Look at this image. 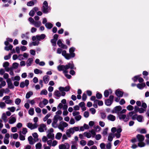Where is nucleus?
<instances>
[{"mask_svg":"<svg viewBox=\"0 0 149 149\" xmlns=\"http://www.w3.org/2000/svg\"><path fill=\"white\" fill-rule=\"evenodd\" d=\"M140 76V75L136 76L132 78V79L134 82H136V81L137 79L139 78Z\"/></svg>","mask_w":149,"mask_h":149,"instance_id":"680f3d73","label":"nucleus"},{"mask_svg":"<svg viewBox=\"0 0 149 149\" xmlns=\"http://www.w3.org/2000/svg\"><path fill=\"white\" fill-rule=\"evenodd\" d=\"M143 119V117L141 115L137 116L136 117L137 120L139 122H142Z\"/></svg>","mask_w":149,"mask_h":149,"instance_id":"4c0bfd02","label":"nucleus"},{"mask_svg":"<svg viewBox=\"0 0 149 149\" xmlns=\"http://www.w3.org/2000/svg\"><path fill=\"white\" fill-rule=\"evenodd\" d=\"M46 36L45 34H42L40 35H37L36 36V39L38 40H40L44 39Z\"/></svg>","mask_w":149,"mask_h":149,"instance_id":"4be33fe9","label":"nucleus"},{"mask_svg":"<svg viewBox=\"0 0 149 149\" xmlns=\"http://www.w3.org/2000/svg\"><path fill=\"white\" fill-rule=\"evenodd\" d=\"M75 123V121L74 119L72 118H71L70 120L69 123L71 125H73Z\"/></svg>","mask_w":149,"mask_h":149,"instance_id":"bf43d9fd","label":"nucleus"},{"mask_svg":"<svg viewBox=\"0 0 149 149\" xmlns=\"http://www.w3.org/2000/svg\"><path fill=\"white\" fill-rule=\"evenodd\" d=\"M48 103V100L45 98H44L42 101L40 102L39 106L40 107L42 108L44 106L46 105Z\"/></svg>","mask_w":149,"mask_h":149,"instance_id":"9b49d317","label":"nucleus"},{"mask_svg":"<svg viewBox=\"0 0 149 149\" xmlns=\"http://www.w3.org/2000/svg\"><path fill=\"white\" fill-rule=\"evenodd\" d=\"M35 12H36V11H35L33 10H31L29 12V15L32 17L35 14Z\"/></svg>","mask_w":149,"mask_h":149,"instance_id":"052dcab7","label":"nucleus"},{"mask_svg":"<svg viewBox=\"0 0 149 149\" xmlns=\"http://www.w3.org/2000/svg\"><path fill=\"white\" fill-rule=\"evenodd\" d=\"M97 102H98V105L99 106H102L103 104V102L102 101H98L97 100H95V103H96Z\"/></svg>","mask_w":149,"mask_h":149,"instance_id":"a18cd8bd","label":"nucleus"},{"mask_svg":"<svg viewBox=\"0 0 149 149\" xmlns=\"http://www.w3.org/2000/svg\"><path fill=\"white\" fill-rule=\"evenodd\" d=\"M63 119L62 117L58 115H55L53 118V121L52 123V127L54 128H56L58 126L57 123L58 120L61 121Z\"/></svg>","mask_w":149,"mask_h":149,"instance_id":"39448f33","label":"nucleus"},{"mask_svg":"<svg viewBox=\"0 0 149 149\" xmlns=\"http://www.w3.org/2000/svg\"><path fill=\"white\" fill-rule=\"evenodd\" d=\"M34 72L35 74H41L42 73V71L38 69H36L34 70Z\"/></svg>","mask_w":149,"mask_h":149,"instance_id":"c9c22d12","label":"nucleus"},{"mask_svg":"<svg viewBox=\"0 0 149 149\" xmlns=\"http://www.w3.org/2000/svg\"><path fill=\"white\" fill-rule=\"evenodd\" d=\"M28 140L29 142V143L31 145H33L34 144V142L33 140V138L32 136H30L28 138Z\"/></svg>","mask_w":149,"mask_h":149,"instance_id":"c756f323","label":"nucleus"},{"mask_svg":"<svg viewBox=\"0 0 149 149\" xmlns=\"http://www.w3.org/2000/svg\"><path fill=\"white\" fill-rule=\"evenodd\" d=\"M58 148L59 149H69L70 146L68 143H65L64 144L59 145Z\"/></svg>","mask_w":149,"mask_h":149,"instance_id":"1a4fd4ad","label":"nucleus"},{"mask_svg":"<svg viewBox=\"0 0 149 149\" xmlns=\"http://www.w3.org/2000/svg\"><path fill=\"white\" fill-rule=\"evenodd\" d=\"M6 106V104L5 102H0V107L1 109H4L5 108Z\"/></svg>","mask_w":149,"mask_h":149,"instance_id":"c03bdc74","label":"nucleus"},{"mask_svg":"<svg viewBox=\"0 0 149 149\" xmlns=\"http://www.w3.org/2000/svg\"><path fill=\"white\" fill-rule=\"evenodd\" d=\"M51 8L48 6V3L46 1L44 2L43 4L42 9H50Z\"/></svg>","mask_w":149,"mask_h":149,"instance_id":"aec40b11","label":"nucleus"},{"mask_svg":"<svg viewBox=\"0 0 149 149\" xmlns=\"http://www.w3.org/2000/svg\"><path fill=\"white\" fill-rule=\"evenodd\" d=\"M113 102L110 100L108 99L105 101V104L108 106H110L112 103Z\"/></svg>","mask_w":149,"mask_h":149,"instance_id":"f704fd0d","label":"nucleus"},{"mask_svg":"<svg viewBox=\"0 0 149 149\" xmlns=\"http://www.w3.org/2000/svg\"><path fill=\"white\" fill-rule=\"evenodd\" d=\"M5 102L7 104H11L13 103V101L12 100L9 99L5 100Z\"/></svg>","mask_w":149,"mask_h":149,"instance_id":"13d9d810","label":"nucleus"},{"mask_svg":"<svg viewBox=\"0 0 149 149\" xmlns=\"http://www.w3.org/2000/svg\"><path fill=\"white\" fill-rule=\"evenodd\" d=\"M57 44L60 47H61L62 48L65 49L67 48V46L63 44L60 40H58Z\"/></svg>","mask_w":149,"mask_h":149,"instance_id":"4468645a","label":"nucleus"},{"mask_svg":"<svg viewBox=\"0 0 149 149\" xmlns=\"http://www.w3.org/2000/svg\"><path fill=\"white\" fill-rule=\"evenodd\" d=\"M29 83V81L28 80L26 79L24 82L23 81L21 82L20 84V87L21 88H23L25 86H27Z\"/></svg>","mask_w":149,"mask_h":149,"instance_id":"ddd939ff","label":"nucleus"},{"mask_svg":"<svg viewBox=\"0 0 149 149\" xmlns=\"http://www.w3.org/2000/svg\"><path fill=\"white\" fill-rule=\"evenodd\" d=\"M2 119L3 120L5 123H6L7 122V117L5 113H3L1 116Z\"/></svg>","mask_w":149,"mask_h":149,"instance_id":"cd10ccee","label":"nucleus"},{"mask_svg":"<svg viewBox=\"0 0 149 149\" xmlns=\"http://www.w3.org/2000/svg\"><path fill=\"white\" fill-rule=\"evenodd\" d=\"M33 94V93L31 91H30L27 93L26 96V97L27 99L29 98Z\"/></svg>","mask_w":149,"mask_h":149,"instance_id":"473e14b6","label":"nucleus"},{"mask_svg":"<svg viewBox=\"0 0 149 149\" xmlns=\"http://www.w3.org/2000/svg\"><path fill=\"white\" fill-rule=\"evenodd\" d=\"M101 137L102 136L100 134H97L95 136V139L97 140H98L100 139Z\"/></svg>","mask_w":149,"mask_h":149,"instance_id":"6e6d98bb","label":"nucleus"},{"mask_svg":"<svg viewBox=\"0 0 149 149\" xmlns=\"http://www.w3.org/2000/svg\"><path fill=\"white\" fill-rule=\"evenodd\" d=\"M10 137V134L8 133H6L5 135L4 139L3 142L5 144H8L9 143V138Z\"/></svg>","mask_w":149,"mask_h":149,"instance_id":"f3484780","label":"nucleus"},{"mask_svg":"<svg viewBox=\"0 0 149 149\" xmlns=\"http://www.w3.org/2000/svg\"><path fill=\"white\" fill-rule=\"evenodd\" d=\"M72 145L71 146V149H77L78 144L77 142L75 141H71Z\"/></svg>","mask_w":149,"mask_h":149,"instance_id":"a211bd4d","label":"nucleus"},{"mask_svg":"<svg viewBox=\"0 0 149 149\" xmlns=\"http://www.w3.org/2000/svg\"><path fill=\"white\" fill-rule=\"evenodd\" d=\"M34 109L33 108H31L29 111V113L31 115H33L34 114Z\"/></svg>","mask_w":149,"mask_h":149,"instance_id":"79ce46f5","label":"nucleus"},{"mask_svg":"<svg viewBox=\"0 0 149 149\" xmlns=\"http://www.w3.org/2000/svg\"><path fill=\"white\" fill-rule=\"evenodd\" d=\"M115 93L118 97H122L123 95V93L119 89L116 91Z\"/></svg>","mask_w":149,"mask_h":149,"instance_id":"5701e85b","label":"nucleus"},{"mask_svg":"<svg viewBox=\"0 0 149 149\" xmlns=\"http://www.w3.org/2000/svg\"><path fill=\"white\" fill-rule=\"evenodd\" d=\"M81 116L79 115L74 117L75 119L77 121H79L81 119Z\"/></svg>","mask_w":149,"mask_h":149,"instance_id":"5fc2aeb1","label":"nucleus"},{"mask_svg":"<svg viewBox=\"0 0 149 149\" xmlns=\"http://www.w3.org/2000/svg\"><path fill=\"white\" fill-rule=\"evenodd\" d=\"M80 114V113L79 111H74L72 113V115L74 117H76L78 115H79Z\"/></svg>","mask_w":149,"mask_h":149,"instance_id":"603ef678","label":"nucleus"},{"mask_svg":"<svg viewBox=\"0 0 149 149\" xmlns=\"http://www.w3.org/2000/svg\"><path fill=\"white\" fill-rule=\"evenodd\" d=\"M127 109L128 110L131 111L133 110L134 107L132 105H129L127 107Z\"/></svg>","mask_w":149,"mask_h":149,"instance_id":"69168bd1","label":"nucleus"},{"mask_svg":"<svg viewBox=\"0 0 149 149\" xmlns=\"http://www.w3.org/2000/svg\"><path fill=\"white\" fill-rule=\"evenodd\" d=\"M108 130V128H106L103 130L102 133L103 135L104 136L106 135L107 134V131Z\"/></svg>","mask_w":149,"mask_h":149,"instance_id":"864d4df0","label":"nucleus"},{"mask_svg":"<svg viewBox=\"0 0 149 149\" xmlns=\"http://www.w3.org/2000/svg\"><path fill=\"white\" fill-rule=\"evenodd\" d=\"M33 61V59L31 58H29L27 61L26 63V65L27 66H31L32 63Z\"/></svg>","mask_w":149,"mask_h":149,"instance_id":"bb28decb","label":"nucleus"},{"mask_svg":"<svg viewBox=\"0 0 149 149\" xmlns=\"http://www.w3.org/2000/svg\"><path fill=\"white\" fill-rule=\"evenodd\" d=\"M6 82L7 83L8 88L10 89L13 88L14 86L13 84L10 79H8L6 80Z\"/></svg>","mask_w":149,"mask_h":149,"instance_id":"2eb2a0df","label":"nucleus"},{"mask_svg":"<svg viewBox=\"0 0 149 149\" xmlns=\"http://www.w3.org/2000/svg\"><path fill=\"white\" fill-rule=\"evenodd\" d=\"M136 137L139 141L138 144V146L140 147L145 146L146 144L143 142L144 139V137L142 135L138 134L137 135Z\"/></svg>","mask_w":149,"mask_h":149,"instance_id":"20e7f679","label":"nucleus"},{"mask_svg":"<svg viewBox=\"0 0 149 149\" xmlns=\"http://www.w3.org/2000/svg\"><path fill=\"white\" fill-rule=\"evenodd\" d=\"M47 93V91L46 89H44L42 90L40 93L41 95H46Z\"/></svg>","mask_w":149,"mask_h":149,"instance_id":"49530a36","label":"nucleus"},{"mask_svg":"<svg viewBox=\"0 0 149 149\" xmlns=\"http://www.w3.org/2000/svg\"><path fill=\"white\" fill-rule=\"evenodd\" d=\"M19 64L17 63H15L13 64V68L15 69H17L18 67Z\"/></svg>","mask_w":149,"mask_h":149,"instance_id":"338daca9","label":"nucleus"},{"mask_svg":"<svg viewBox=\"0 0 149 149\" xmlns=\"http://www.w3.org/2000/svg\"><path fill=\"white\" fill-rule=\"evenodd\" d=\"M15 108L14 107H8V109L10 110L11 112H13L15 111Z\"/></svg>","mask_w":149,"mask_h":149,"instance_id":"3c124183","label":"nucleus"},{"mask_svg":"<svg viewBox=\"0 0 149 149\" xmlns=\"http://www.w3.org/2000/svg\"><path fill=\"white\" fill-rule=\"evenodd\" d=\"M51 114L49 113H48L44 117L43 119V121H45L48 119V118L50 116Z\"/></svg>","mask_w":149,"mask_h":149,"instance_id":"09e8293b","label":"nucleus"},{"mask_svg":"<svg viewBox=\"0 0 149 149\" xmlns=\"http://www.w3.org/2000/svg\"><path fill=\"white\" fill-rule=\"evenodd\" d=\"M42 145L40 143H38L36 144V149H41L42 148Z\"/></svg>","mask_w":149,"mask_h":149,"instance_id":"37998d69","label":"nucleus"},{"mask_svg":"<svg viewBox=\"0 0 149 149\" xmlns=\"http://www.w3.org/2000/svg\"><path fill=\"white\" fill-rule=\"evenodd\" d=\"M33 24L34 25V26L36 27H39L41 25V23L40 21H36L35 22V21L34 22V23Z\"/></svg>","mask_w":149,"mask_h":149,"instance_id":"c85d7f7f","label":"nucleus"},{"mask_svg":"<svg viewBox=\"0 0 149 149\" xmlns=\"http://www.w3.org/2000/svg\"><path fill=\"white\" fill-rule=\"evenodd\" d=\"M37 2V1L33 0L32 1L28 2L27 3V5L28 6H33L35 3Z\"/></svg>","mask_w":149,"mask_h":149,"instance_id":"b1692460","label":"nucleus"},{"mask_svg":"<svg viewBox=\"0 0 149 149\" xmlns=\"http://www.w3.org/2000/svg\"><path fill=\"white\" fill-rule=\"evenodd\" d=\"M13 47V46L11 45H9L8 46H6L4 49L6 51H9L10 50H11Z\"/></svg>","mask_w":149,"mask_h":149,"instance_id":"a19ab883","label":"nucleus"},{"mask_svg":"<svg viewBox=\"0 0 149 149\" xmlns=\"http://www.w3.org/2000/svg\"><path fill=\"white\" fill-rule=\"evenodd\" d=\"M54 95L57 97H60L61 96V94L59 91L56 90L54 93Z\"/></svg>","mask_w":149,"mask_h":149,"instance_id":"e433bc0d","label":"nucleus"},{"mask_svg":"<svg viewBox=\"0 0 149 149\" xmlns=\"http://www.w3.org/2000/svg\"><path fill=\"white\" fill-rule=\"evenodd\" d=\"M122 109V107L120 106H117L112 110V113H116L119 115L120 114V112Z\"/></svg>","mask_w":149,"mask_h":149,"instance_id":"0eeeda50","label":"nucleus"},{"mask_svg":"<svg viewBox=\"0 0 149 149\" xmlns=\"http://www.w3.org/2000/svg\"><path fill=\"white\" fill-rule=\"evenodd\" d=\"M145 86V84L144 83H142L141 84H138L136 85L137 87L139 89L143 88Z\"/></svg>","mask_w":149,"mask_h":149,"instance_id":"a878e982","label":"nucleus"},{"mask_svg":"<svg viewBox=\"0 0 149 149\" xmlns=\"http://www.w3.org/2000/svg\"><path fill=\"white\" fill-rule=\"evenodd\" d=\"M49 80V77L47 75H45L43 77V80L45 84H47Z\"/></svg>","mask_w":149,"mask_h":149,"instance_id":"412c9836","label":"nucleus"},{"mask_svg":"<svg viewBox=\"0 0 149 149\" xmlns=\"http://www.w3.org/2000/svg\"><path fill=\"white\" fill-rule=\"evenodd\" d=\"M94 127L96 131L97 132L99 131L101 129V127L98 125L94 126Z\"/></svg>","mask_w":149,"mask_h":149,"instance_id":"4d7b16f0","label":"nucleus"},{"mask_svg":"<svg viewBox=\"0 0 149 149\" xmlns=\"http://www.w3.org/2000/svg\"><path fill=\"white\" fill-rule=\"evenodd\" d=\"M11 79L13 81H19L20 79V77L19 76H16L14 77H12Z\"/></svg>","mask_w":149,"mask_h":149,"instance_id":"de8ad7c7","label":"nucleus"},{"mask_svg":"<svg viewBox=\"0 0 149 149\" xmlns=\"http://www.w3.org/2000/svg\"><path fill=\"white\" fill-rule=\"evenodd\" d=\"M96 97L97 99H100L102 98V95L101 94L97 93L96 94Z\"/></svg>","mask_w":149,"mask_h":149,"instance_id":"774afa93","label":"nucleus"},{"mask_svg":"<svg viewBox=\"0 0 149 149\" xmlns=\"http://www.w3.org/2000/svg\"><path fill=\"white\" fill-rule=\"evenodd\" d=\"M38 130L40 132H43L45 130H47V128L45 125L43 124H41L38 128Z\"/></svg>","mask_w":149,"mask_h":149,"instance_id":"f8f14e48","label":"nucleus"},{"mask_svg":"<svg viewBox=\"0 0 149 149\" xmlns=\"http://www.w3.org/2000/svg\"><path fill=\"white\" fill-rule=\"evenodd\" d=\"M79 130V127H71L66 130V134L68 136V137L70 138L71 137V135L73 134L75 131H78Z\"/></svg>","mask_w":149,"mask_h":149,"instance_id":"7ed1b4c3","label":"nucleus"},{"mask_svg":"<svg viewBox=\"0 0 149 149\" xmlns=\"http://www.w3.org/2000/svg\"><path fill=\"white\" fill-rule=\"evenodd\" d=\"M84 135L87 138H90L91 136V134L89 132H85L84 133Z\"/></svg>","mask_w":149,"mask_h":149,"instance_id":"58836bf2","label":"nucleus"},{"mask_svg":"<svg viewBox=\"0 0 149 149\" xmlns=\"http://www.w3.org/2000/svg\"><path fill=\"white\" fill-rule=\"evenodd\" d=\"M47 136L48 139H53L54 137V134L52 132H48Z\"/></svg>","mask_w":149,"mask_h":149,"instance_id":"393cba45","label":"nucleus"},{"mask_svg":"<svg viewBox=\"0 0 149 149\" xmlns=\"http://www.w3.org/2000/svg\"><path fill=\"white\" fill-rule=\"evenodd\" d=\"M45 26L48 29H51L53 27V25L52 24L49 23H46L45 25Z\"/></svg>","mask_w":149,"mask_h":149,"instance_id":"2f4dec72","label":"nucleus"},{"mask_svg":"<svg viewBox=\"0 0 149 149\" xmlns=\"http://www.w3.org/2000/svg\"><path fill=\"white\" fill-rule=\"evenodd\" d=\"M62 136V134L60 132H58L56 134L55 138L57 140H60L61 139Z\"/></svg>","mask_w":149,"mask_h":149,"instance_id":"7c9ffc66","label":"nucleus"},{"mask_svg":"<svg viewBox=\"0 0 149 149\" xmlns=\"http://www.w3.org/2000/svg\"><path fill=\"white\" fill-rule=\"evenodd\" d=\"M113 134H109L108 138V140L109 141H111L113 140Z\"/></svg>","mask_w":149,"mask_h":149,"instance_id":"ea45409f","label":"nucleus"},{"mask_svg":"<svg viewBox=\"0 0 149 149\" xmlns=\"http://www.w3.org/2000/svg\"><path fill=\"white\" fill-rule=\"evenodd\" d=\"M109 92L111 93L112 92L111 90H109ZM104 95L105 97H107L109 95V92L108 90H106L105 91L104 93Z\"/></svg>","mask_w":149,"mask_h":149,"instance_id":"72a5a7b5","label":"nucleus"},{"mask_svg":"<svg viewBox=\"0 0 149 149\" xmlns=\"http://www.w3.org/2000/svg\"><path fill=\"white\" fill-rule=\"evenodd\" d=\"M27 127L31 130H33L37 128L38 125L37 123H35L33 124L31 123H27Z\"/></svg>","mask_w":149,"mask_h":149,"instance_id":"9d476101","label":"nucleus"},{"mask_svg":"<svg viewBox=\"0 0 149 149\" xmlns=\"http://www.w3.org/2000/svg\"><path fill=\"white\" fill-rule=\"evenodd\" d=\"M94 144V142L92 140H90L88 142L87 145L89 146H91L93 145Z\"/></svg>","mask_w":149,"mask_h":149,"instance_id":"0e129e2a","label":"nucleus"},{"mask_svg":"<svg viewBox=\"0 0 149 149\" xmlns=\"http://www.w3.org/2000/svg\"><path fill=\"white\" fill-rule=\"evenodd\" d=\"M118 118L120 120H123L125 122H127L129 119V116H127L125 114H120L118 115Z\"/></svg>","mask_w":149,"mask_h":149,"instance_id":"6e6552de","label":"nucleus"},{"mask_svg":"<svg viewBox=\"0 0 149 149\" xmlns=\"http://www.w3.org/2000/svg\"><path fill=\"white\" fill-rule=\"evenodd\" d=\"M68 124L64 122L61 121L60 122L59 125L57 126L58 129L62 132H63L64 130V127H68Z\"/></svg>","mask_w":149,"mask_h":149,"instance_id":"423d86ee","label":"nucleus"},{"mask_svg":"<svg viewBox=\"0 0 149 149\" xmlns=\"http://www.w3.org/2000/svg\"><path fill=\"white\" fill-rule=\"evenodd\" d=\"M107 119L109 120L114 121L116 120V117L112 114H109L108 115L107 117Z\"/></svg>","mask_w":149,"mask_h":149,"instance_id":"6ab92c4d","label":"nucleus"},{"mask_svg":"<svg viewBox=\"0 0 149 149\" xmlns=\"http://www.w3.org/2000/svg\"><path fill=\"white\" fill-rule=\"evenodd\" d=\"M16 121V117H14L13 115H12L9 118L8 123L10 124H13L15 123Z\"/></svg>","mask_w":149,"mask_h":149,"instance_id":"dca6fc26","label":"nucleus"},{"mask_svg":"<svg viewBox=\"0 0 149 149\" xmlns=\"http://www.w3.org/2000/svg\"><path fill=\"white\" fill-rule=\"evenodd\" d=\"M69 68L71 69H76L74 67V64L72 63H69L65 65H60L57 67V69L59 71H63L64 73L65 76L68 79H70L71 77V76L67 74L68 72L67 70Z\"/></svg>","mask_w":149,"mask_h":149,"instance_id":"f257e3e1","label":"nucleus"},{"mask_svg":"<svg viewBox=\"0 0 149 149\" xmlns=\"http://www.w3.org/2000/svg\"><path fill=\"white\" fill-rule=\"evenodd\" d=\"M80 143L81 146H84L86 144V143L85 141L82 140L80 141Z\"/></svg>","mask_w":149,"mask_h":149,"instance_id":"e2e57ef3","label":"nucleus"},{"mask_svg":"<svg viewBox=\"0 0 149 149\" xmlns=\"http://www.w3.org/2000/svg\"><path fill=\"white\" fill-rule=\"evenodd\" d=\"M75 49L74 47H72L69 49L70 53H67L66 51L63 50L62 53V55L67 60H69L75 56V54L74 53Z\"/></svg>","mask_w":149,"mask_h":149,"instance_id":"f03ea898","label":"nucleus"},{"mask_svg":"<svg viewBox=\"0 0 149 149\" xmlns=\"http://www.w3.org/2000/svg\"><path fill=\"white\" fill-rule=\"evenodd\" d=\"M21 102V100L19 98H17L15 100V103L17 105H19Z\"/></svg>","mask_w":149,"mask_h":149,"instance_id":"8fccbe9b","label":"nucleus"}]
</instances>
